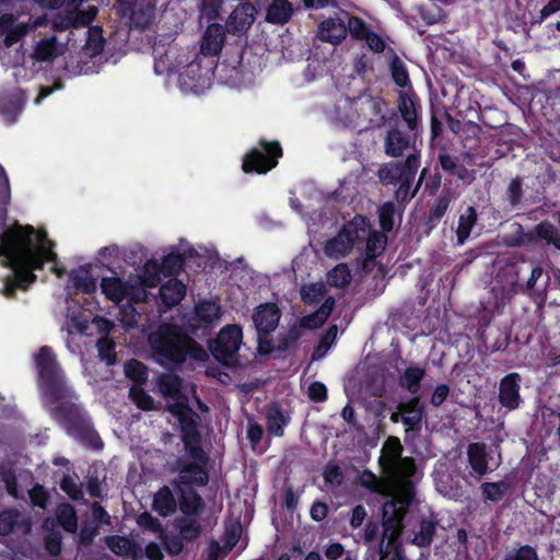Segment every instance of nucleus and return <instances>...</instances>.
Instances as JSON below:
<instances>
[{"mask_svg":"<svg viewBox=\"0 0 560 560\" xmlns=\"http://www.w3.org/2000/svg\"><path fill=\"white\" fill-rule=\"evenodd\" d=\"M139 314L136 308L129 304L120 310V322L124 327L132 328L138 323Z\"/></svg>","mask_w":560,"mask_h":560,"instance_id":"60","label":"nucleus"},{"mask_svg":"<svg viewBox=\"0 0 560 560\" xmlns=\"http://www.w3.org/2000/svg\"><path fill=\"white\" fill-rule=\"evenodd\" d=\"M98 355L102 361H105L108 365L115 362L114 342L106 337L101 338L97 341Z\"/></svg>","mask_w":560,"mask_h":560,"instance_id":"58","label":"nucleus"},{"mask_svg":"<svg viewBox=\"0 0 560 560\" xmlns=\"http://www.w3.org/2000/svg\"><path fill=\"white\" fill-rule=\"evenodd\" d=\"M392 77L395 83L402 89L409 88V75L404 62L399 58H395L390 65Z\"/></svg>","mask_w":560,"mask_h":560,"instance_id":"54","label":"nucleus"},{"mask_svg":"<svg viewBox=\"0 0 560 560\" xmlns=\"http://www.w3.org/2000/svg\"><path fill=\"white\" fill-rule=\"evenodd\" d=\"M179 506L184 514L196 515L202 508V500L198 494L190 491L183 495Z\"/></svg>","mask_w":560,"mask_h":560,"instance_id":"51","label":"nucleus"},{"mask_svg":"<svg viewBox=\"0 0 560 560\" xmlns=\"http://www.w3.org/2000/svg\"><path fill=\"white\" fill-rule=\"evenodd\" d=\"M69 408L80 420L78 423L69 420V433L85 443L88 446L94 450H101L103 447V442L96 431L92 428L89 419H86L82 413L81 408L74 402H71Z\"/></svg>","mask_w":560,"mask_h":560,"instance_id":"12","label":"nucleus"},{"mask_svg":"<svg viewBox=\"0 0 560 560\" xmlns=\"http://www.w3.org/2000/svg\"><path fill=\"white\" fill-rule=\"evenodd\" d=\"M195 313L200 322L217 324L223 314L222 307L213 301H201L195 307Z\"/></svg>","mask_w":560,"mask_h":560,"instance_id":"32","label":"nucleus"},{"mask_svg":"<svg viewBox=\"0 0 560 560\" xmlns=\"http://www.w3.org/2000/svg\"><path fill=\"white\" fill-rule=\"evenodd\" d=\"M101 289L103 294L116 304L125 300L137 303L147 296L145 290L133 282L131 277L127 281L117 276L104 277L101 281Z\"/></svg>","mask_w":560,"mask_h":560,"instance_id":"9","label":"nucleus"},{"mask_svg":"<svg viewBox=\"0 0 560 560\" xmlns=\"http://www.w3.org/2000/svg\"><path fill=\"white\" fill-rule=\"evenodd\" d=\"M347 36L346 23L340 19L329 18L324 20L317 31V37L331 45L340 44Z\"/></svg>","mask_w":560,"mask_h":560,"instance_id":"21","label":"nucleus"},{"mask_svg":"<svg viewBox=\"0 0 560 560\" xmlns=\"http://www.w3.org/2000/svg\"><path fill=\"white\" fill-rule=\"evenodd\" d=\"M509 485L505 481L485 482L480 489L486 500L499 502L508 491Z\"/></svg>","mask_w":560,"mask_h":560,"instance_id":"47","label":"nucleus"},{"mask_svg":"<svg viewBox=\"0 0 560 560\" xmlns=\"http://www.w3.org/2000/svg\"><path fill=\"white\" fill-rule=\"evenodd\" d=\"M292 12V4L288 0H273L267 8L266 21L273 24H284L290 20Z\"/></svg>","mask_w":560,"mask_h":560,"instance_id":"31","label":"nucleus"},{"mask_svg":"<svg viewBox=\"0 0 560 560\" xmlns=\"http://www.w3.org/2000/svg\"><path fill=\"white\" fill-rule=\"evenodd\" d=\"M129 396L131 400L143 410L153 409L154 401L150 395H148L142 388L141 385H132L129 390Z\"/></svg>","mask_w":560,"mask_h":560,"instance_id":"53","label":"nucleus"},{"mask_svg":"<svg viewBox=\"0 0 560 560\" xmlns=\"http://www.w3.org/2000/svg\"><path fill=\"white\" fill-rule=\"evenodd\" d=\"M413 152L410 153L404 163H400L404 170L405 182L410 187V183L413 180L415 175L419 168V151L416 150L415 144L412 145Z\"/></svg>","mask_w":560,"mask_h":560,"instance_id":"52","label":"nucleus"},{"mask_svg":"<svg viewBox=\"0 0 560 560\" xmlns=\"http://www.w3.org/2000/svg\"><path fill=\"white\" fill-rule=\"evenodd\" d=\"M36 369L39 376V386L44 404L55 416H60L65 409L63 400L74 397L72 389L68 386L63 372L57 362L52 349L43 346L34 355Z\"/></svg>","mask_w":560,"mask_h":560,"instance_id":"4","label":"nucleus"},{"mask_svg":"<svg viewBox=\"0 0 560 560\" xmlns=\"http://www.w3.org/2000/svg\"><path fill=\"white\" fill-rule=\"evenodd\" d=\"M153 509L161 515L167 516L176 509V501L170 488H161L154 495Z\"/></svg>","mask_w":560,"mask_h":560,"instance_id":"35","label":"nucleus"},{"mask_svg":"<svg viewBox=\"0 0 560 560\" xmlns=\"http://www.w3.org/2000/svg\"><path fill=\"white\" fill-rule=\"evenodd\" d=\"M362 40H364L368 47L374 52H383L386 47L384 39L372 31L366 33Z\"/></svg>","mask_w":560,"mask_h":560,"instance_id":"63","label":"nucleus"},{"mask_svg":"<svg viewBox=\"0 0 560 560\" xmlns=\"http://www.w3.org/2000/svg\"><path fill=\"white\" fill-rule=\"evenodd\" d=\"M402 446L398 439L389 438L383 446L382 462L389 478L402 490V502L386 501L383 505V534L377 546L381 560H384L393 549L402 529V520L413 497V487L409 477L416 470L415 462L401 457Z\"/></svg>","mask_w":560,"mask_h":560,"instance_id":"3","label":"nucleus"},{"mask_svg":"<svg viewBox=\"0 0 560 560\" xmlns=\"http://www.w3.org/2000/svg\"><path fill=\"white\" fill-rule=\"evenodd\" d=\"M260 72V65L254 57L253 61L243 60L241 51L237 50L229 60H224L218 67V73L222 82L235 89L250 86Z\"/></svg>","mask_w":560,"mask_h":560,"instance_id":"7","label":"nucleus"},{"mask_svg":"<svg viewBox=\"0 0 560 560\" xmlns=\"http://www.w3.org/2000/svg\"><path fill=\"white\" fill-rule=\"evenodd\" d=\"M380 178L386 184L399 183L397 197L406 196L409 190L407 182H405L404 170L400 163L389 164L378 172Z\"/></svg>","mask_w":560,"mask_h":560,"instance_id":"28","label":"nucleus"},{"mask_svg":"<svg viewBox=\"0 0 560 560\" xmlns=\"http://www.w3.org/2000/svg\"><path fill=\"white\" fill-rule=\"evenodd\" d=\"M186 293V287L177 279H170L160 289V295L166 306L178 304Z\"/></svg>","mask_w":560,"mask_h":560,"instance_id":"30","label":"nucleus"},{"mask_svg":"<svg viewBox=\"0 0 560 560\" xmlns=\"http://www.w3.org/2000/svg\"><path fill=\"white\" fill-rule=\"evenodd\" d=\"M440 164L442 168L457 178L466 183H471L475 178L474 172L467 170L465 166L457 163L454 156L448 154L440 155Z\"/></svg>","mask_w":560,"mask_h":560,"instance_id":"37","label":"nucleus"},{"mask_svg":"<svg viewBox=\"0 0 560 560\" xmlns=\"http://www.w3.org/2000/svg\"><path fill=\"white\" fill-rule=\"evenodd\" d=\"M505 560H538L536 551L529 547H521L516 552L509 555Z\"/></svg>","mask_w":560,"mask_h":560,"instance_id":"64","label":"nucleus"},{"mask_svg":"<svg viewBox=\"0 0 560 560\" xmlns=\"http://www.w3.org/2000/svg\"><path fill=\"white\" fill-rule=\"evenodd\" d=\"M242 339L243 332L240 326L226 325L220 330L213 343H211V352L218 361L225 365H231L235 361Z\"/></svg>","mask_w":560,"mask_h":560,"instance_id":"10","label":"nucleus"},{"mask_svg":"<svg viewBox=\"0 0 560 560\" xmlns=\"http://www.w3.org/2000/svg\"><path fill=\"white\" fill-rule=\"evenodd\" d=\"M520 383L521 375L516 372L505 375L500 381L499 401L508 410H515L521 405Z\"/></svg>","mask_w":560,"mask_h":560,"instance_id":"15","label":"nucleus"},{"mask_svg":"<svg viewBox=\"0 0 560 560\" xmlns=\"http://www.w3.org/2000/svg\"><path fill=\"white\" fill-rule=\"evenodd\" d=\"M158 386L167 400L168 411L179 423L186 450V454L173 465V471L178 474L174 482L177 487L206 485L208 482V474L205 469L207 456L200 446L198 432L200 418L192 410L190 401L194 400L201 411H207L208 408L196 396L195 386L185 384L175 374H162L158 380Z\"/></svg>","mask_w":560,"mask_h":560,"instance_id":"1","label":"nucleus"},{"mask_svg":"<svg viewBox=\"0 0 560 560\" xmlns=\"http://www.w3.org/2000/svg\"><path fill=\"white\" fill-rule=\"evenodd\" d=\"M214 61L198 58L185 66L178 73V86L186 94L199 95L212 85Z\"/></svg>","mask_w":560,"mask_h":560,"instance_id":"8","label":"nucleus"},{"mask_svg":"<svg viewBox=\"0 0 560 560\" xmlns=\"http://www.w3.org/2000/svg\"><path fill=\"white\" fill-rule=\"evenodd\" d=\"M476 222L477 211L474 207L470 206L459 215L458 226L456 230L457 243L459 245H463L469 237Z\"/></svg>","mask_w":560,"mask_h":560,"instance_id":"34","label":"nucleus"},{"mask_svg":"<svg viewBox=\"0 0 560 560\" xmlns=\"http://www.w3.org/2000/svg\"><path fill=\"white\" fill-rule=\"evenodd\" d=\"M32 503L36 506L45 509L48 504V494L43 487L36 485L28 491Z\"/></svg>","mask_w":560,"mask_h":560,"instance_id":"62","label":"nucleus"},{"mask_svg":"<svg viewBox=\"0 0 560 560\" xmlns=\"http://www.w3.org/2000/svg\"><path fill=\"white\" fill-rule=\"evenodd\" d=\"M260 145V149H253L245 156L243 162L244 172L267 173L277 165V159L282 154L279 143L261 141Z\"/></svg>","mask_w":560,"mask_h":560,"instance_id":"11","label":"nucleus"},{"mask_svg":"<svg viewBox=\"0 0 560 560\" xmlns=\"http://www.w3.org/2000/svg\"><path fill=\"white\" fill-rule=\"evenodd\" d=\"M256 16V8L250 2L238 4L226 21V30L233 34H244L253 25Z\"/></svg>","mask_w":560,"mask_h":560,"instance_id":"17","label":"nucleus"},{"mask_svg":"<svg viewBox=\"0 0 560 560\" xmlns=\"http://www.w3.org/2000/svg\"><path fill=\"white\" fill-rule=\"evenodd\" d=\"M369 232V222L361 215L354 217L346 223L338 234L324 244V253L331 259H340L362 248V240Z\"/></svg>","mask_w":560,"mask_h":560,"instance_id":"6","label":"nucleus"},{"mask_svg":"<svg viewBox=\"0 0 560 560\" xmlns=\"http://www.w3.org/2000/svg\"><path fill=\"white\" fill-rule=\"evenodd\" d=\"M2 264L12 269L1 289V293L11 298L16 288L25 289L34 281V269H40L45 261L54 262L52 270L57 277H62L65 270L56 265V254L52 244L44 232H36L26 226L16 235L7 236L0 244Z\"/></svg>","mask_w":560,"mask_h":560,"instance_id":"2","label":"nucleus"},{"mask_svg":"<svg viewBox=\"0 0 560 560\" xmlns=\"http://www.w3.org/2000/svg\"><path fill=\"white\" fill-rule=\"evenodd\" d=\"M200 533V525L196 520L184 518L179 523V534L186 540L196 538Z\"/></svg>","mask_w":560,"mask_h":560,"instance_id":"59","label":"nucleus"},{"mask_svg":"<svg viewBox=\"0 0 560 560\" xmlns=\"http://www.w3.org/2000/svg\"><path fill=\"white\" fill-rule=\"evenodd\" d=\"M39 25H42V22L39 20L35 21L31 26L27 23H18L13 25L5 37V44L9 46L12 45L21 36L25 35L30 30L35 28Z\"/></svg>","mask_w":560,"mask_h":560,"instance_id":"56","label":"nucleus"},{"mask_svg":"<svg viewBox=\"0 0 560 560\" xmlns=\"http://www.w3.org/2000/svg\"><path fill=\"white\" fill-rule=\"evenodd\" d=\"M31 523L18 510L9 509L0 513V535L7 536L15 532L27 533Z\"/></svg>","mask_w":560,"mask_h":560,"instance_id":"22","label":"nucleus"},{"mask_svg":"<svg viewBox=\"0 0 560 560\" xmlns=\"http://www.w3.org/2000/svg\"><path fill=\"white\" fill-rule=\"evenodd\" d=\"M125 374L126 376L133 381V385H141L148 378V371L143 363L138 360H129L125 363Z\"/></svg>","mask_w":560,"mask_h":560,"instance_id":"46","label":"nucleus"},{"mask_svg":"<svg viewBox=\"0 0 560 560\" xmlns=\"http://www.w3.org/2000/svg\"><path fill=\"white\" fill-rule=\"evenodd\" d=\"M494 451H488L485 444L474 443L468 447V460L471 467L470 475L480 479L489 470L498 467L499 462L493 460L492 454Z\"/></svg>","mask_w":560,"mask_h":560,"instance_id":"13","label":"nucleus"},{"mask_svg":"<svg viewBox=\"0 0 560 560\" xmlns=\"http://www.w3.org/2000/svg\"><path fill=\"white\" fill-rule=\"evenodd\" d=\"M72 287L83 293H93L96 291L97 283L86 270H72L70 272Z\"/></svg>","mask_w":560,"mask_h":560,"instance_id":"39","label":"nucleus"},{"mask_svg":"<svg viewBox=\"0 0 560 560\" xmlns=\"http://www.w3.org/2000/svg\"><path fill=\"white\" fill-rule=\"evenodd\" d=\"M424 376V370L419 366H409L405 370L400 377V384L409 393L416 394L420 388V382Z\"/></svg>","mask_w":560,"mask_h":560,"instance_id":"40","label":"nucleus"},{"mask_svg":"<svg viewBox=\"0 0 560 560\" xmlns=\"http://www.w3.org/2000/svg\"><path fill=\"white\" fill-rule=\"evenodd\" d=\"M335 306V299L328 296L322 306L315 311L314 313L303 316L300 319V327L306 329H316L320 327L329 317L332 308Z\"/></svg>","mask_w":560,"mask_h":560,"instance_id":"27","label":"nucleus"},{"mask_svg":"<svg viewBox=\"0 0 560 560\" xmlns=\"http://www.w3.org/2000/svg\"><path fill=\"white\" fill-rule=\"evenodd\" d=\"M323 477L326 483L332 486L341 485L343 479L341 470L337 465H328L323 472Z\"/></svg>","mask_w":560,"mask_h":560,"instance_id":"61","label":"nucleus"},{"mask_svg":"<svg viewBox=\"0 0 560 560\" xmlns=\"http://www.w3.org/2000/svg\"><path fill=\"white\" fill-rule=\"evenodd\" d=\"M396 209L394 203L386 202L378 209L380 223L384 231L389 232L394 228V215Z\"/></svg>","mask_w":560,"mask_h":560,"instance_id":"55","label":"nucleus"},{"mask_svg":"<svg viewBox=\"0 0 560 560\" xmlns=\"http://www.w3.org/2000/svg\"><path fill=\"white\" fill-rule=\"evenodd\" d=\"M82 2L83 0H67L68 7L72 9L68 10L65 14H59L54 21V26L65 30L88 25L96 15L97 10L95 7H91L86 12H80L78 8Z\"/></svg>","mask_w":560,"mask_h":560,"instance_id":"14","label":"nucleus"},{"mask_svg":"<svg viewBox=\"0 0 560 560\" xmlns=\"http://www.w3.org/2000/svg\"><path fill=\"white\" fill-rule=\"evenodd\" d=\"M361 482L375 493L390 498L389 501H396L398 505L402 502V490L396 486L395 480L389 478L388 482L378 480L372 472L365 471L361 476Z\"/></svg>","mask_w":560,"mask_h":560,"instance_id":"19","label":"nucleus"},{"mask_svg":"<svg viewBox=\"0 0 560 560\" xmlns=\"http://www.w3.org/2000/svg\"><path fill=\"white\" fill-rule=\"evenodd\" d=\"M67 46L57 42L56 36L42 38L33 49L32 58L38 62H51L66 52Z\"/></svg>","mask_w":560,"mask_h":560,"instance_id":"20","label":"nucleus"},{"mask_svg":"<svg viewBox=\"0 0 560 560\" xmlns=\"http://www.w3.org/2000/svg\"><path fill=\"white\" fill-rule=\"evenodd\" d=\"M149 343L155 354L160 357L161 363L183 362L186 358L196 361L208 359L207 351L191 338L180 335L170 325L160 326L159 329L149 336Z\"/></svg>","mask_w":560,"mask_h":560,"instance_id":"5","label":"nucleus"},{"mask_svg":"<svg viewBox=\"0 0 560 560\" xmlns=\"http://www.w3.org/2000/svg\"><path fill=\"white\" fill-rule=\"evenodd\" d=\"M60 488L72 500H81L83 498L82 485L77 475H65L60 481Z\"/></svg>","mask_w":560,"mask_h":560,"instance_id":"50","label":"nucleus"},{"mask_svg":"<svg viewBox=\"0 0 560 560\" xmlns=\"http://www.w3.org/2000/svg\"><path fill=\"white\" fill-rule=\"evenodd\" d=\"M397 409L401 411V422L408 430L417 428L423 418V407L420 405V399L413 397L408 401L400 402Z\"/></svg>","mask_w":560,"mask_h":560,"instance_id":"26","label":"nucleus"},{"mask_svg":"<svg viewBox=\"0 0 560 560\" xmlns=\"http://www.w3.org/2000/svg\"><path fill=\"white\" fill-rule=\"evenodd\" d=\"M160 265L154 260H149L143 265L141 273L137 278H133V282L139 284L142 289H144V287L153 288L160 281Z\"/></svg>","mask_w":560,"mask_h":560,"instance_id":"36","label":"nucleus"},{"mask_svg":"<svg viewBox=\"0 0 560 560\" xmlns=\"http://www.w3.org/2000/svg\"><path fill=\"white\" fill-rule=\"evenodd\" d=\"M279 320L280 311L273 303L259 305L253 314V322L259 336L273 331L278 327Z\"/></svg>","mask_w":560,"mask_h":560,"instance_id":"18","label":"nucleus"},{"mask_svg":"<svg viewBox=\"0 0 560 560\" xmlns=\"http://www.w3.org/2000/svg\"><path fill=\"white\" fill-rule=\"evenodd\" d=\"M338 335V327L337 325H331L326 334L320 339L318 346L316 347L314 353H313V360H319L324 358L331 346L335 343L336 338Z\"/></svg>","mask_w":560,"mask_h":560,"instance_id":"49","label":"nucleus"},{"mask_svg":"<svg viewBox=\"0 0 560 560\" xmlns=\"http://www.w3.org/2000/svg\"><path fill=\"white\" fill-rule=\"evenodd\" d=\"M517 275L513 270L498 275L495 283L492 287L494 298V307L500 308L505 305L518 292Z\"/></svg>","mask_w":560,"mask_h":560,"instance_id":"16","label":"nucleus"},{"mask_svg":"<svg viewBox=\"0 0 560 560\" xmlns=\"http://www.w3.org/2000/svg\"><path fill=\"white\" fill-rule=\"evenodd\" d=\"M301 299L306 304H316L326 300V287L324 283H308L301 288Z\"/></svg>","mask_w":560,"mask_h":560,"instance_id":"43","label":"nucleus"},{"mask_svg":"<svg viewBox=\"0 0 560 560\" xmlns=\"http://www.w3.org/2000/svg\"><path fill=\"white\" fill-rule=\"evenodd\" d=\"M436 523L432 520H422L420 523L419 530L415 534L412 538V544L424 547L431 544L434 532H435Z\"/></svg>","mask_w":560,"mask_h":560,"instance_id":"45","label":"nucleus"},{"mask_svg":"<svg viewBox=\"0 0 560 560\" xmlns=\"http://www.w3.org/2000/svg\"><path fill=\"white\" fill-rule=\"evenodd\" d=\"M534 233L537 238L545 241L547 244L553 245L557 249H560V233L550 222H540L535 226Z\"/></svg>","mask_w":560,"mask_h":560,"instance_id":"41","label":"nucleus"},{"mask_svg":"<svg viewBox=\"0 0 560 560\" xmlns=\"http://www.w3.org/2000/svg\"><path fill=\"white\" fill-rule=\"evenodd\" d=\"M352 279L351 271L347 264H338L327 273V282L331 287L345 288Z\"/></svg>","mask_w":560,"mask_h":560,"instance_id":"42","label":"nucleus"},{"mask_svg":"<svg viewBox=\"0 0 560 560\" xmlns=\"http://www.w3.org/2000/svg\"><path fill=\"white\" fill-rule=\"evenodd\" d=\"M288 419L278 407H270L267 412V428L269 433L280 436L283 434V428Z\"/></svg>","mask_w":560,"mask_h":560,"instance_id":"44","label":"nucleus"},{"mask_svg":"<svg viewBox=\"0 0 560 560\" xmlns=\"http://www.w3.org/2000/svg\"><path fill=\"white\" fill-rule=\"evenodd\" d=\"M224 39L225 32L222 25L217 23L209 25L201 42L202 58H207V56H217L222 49Z\"/></svg>","mask_w":560,"mask_h":560,"instance_id":"23","label":"nucleus"},{"mask_svg":"<svg viewBox=\"0 0 560 560\" xmlns=\"http://www.w3.org/2000/svg\"><path fill=\"white\" fill-rule=\"evenodd\" d=\"M23 93L20 89L0 93V113L8 121L15 120L22 110Z\"/></svg>","mask_w":560,"mask_h":560,"instance_id":"24","label":"nucleus"},{"mask_svg":"<svg viewBox=\"0 0 560 560\" xmlns=\"http://www.w3.org/2000/svg\"><path fill=\"white\" fill-rule=\"evenodd\" d=\"M366 259H373L381 255L386 246V237L376 231H372L369 225L366 237L362 240Z\"/></svg>","mask_w":560,"mask_h":560,"instance_id":"33","label":"nucleus"},{"mask_svg":"<svg viewBox=\"0 0 560 560\" xmlns=\"http://www.w3.org/2000/svg\"><path fill=\"white\" fill-rule=\"evenodd\" d=\"M56 516L60 526L69 532L75 533L78 529V518L77 513L72 505L68 503L60 504L57 508Z\"/></svg>","mask_w":560,"mask_h":560,"instance_id":"38","label":"nucleus"},{"mask_svg":"<svg viewBox=\"0 0 560 560\" xmlns=\"http://www.w3.org/2000/svg\"><path fill=\"white\" fill-rule=\"evenodd\" d=\"M384 144L386 154L400 156L410 147V137L395 128L388 131Z\"/></svg>","mask_w":560,"mask_h":560,"instance_id":"29","label":"nucleus"},{"mask_svg":"<svg viewBox=\"0 0 560 560\" xmlns=\"http://www.w3.org/2000/svg\"><path fill=\"white\" fill-rule=\"evenodd\" d=\"M399 110L407 122L410 130H416L418 126V108L419 104L416 100V94L411 89L402 90L399 93Z\"/></svg>","mask_w":560,"mask_h":560,"instance_id":"25","label":"nucleus"},{"mask_svg":"<svg viewBox=\"0 0 560 560\" xmlns=\"http://www.w3.org/2000/svg\"><path fill=\"white\" fill-rule=\"evenodd\" d=\"M346 26L347 33L350 32L352 37L361 40L364 38L366 33L371 31L364 21L357 16L349 18Z\"/></svg>","mask_w":560,"mask_h":560,"instance_id":"57","label":"nucleus"},{"mask_svg":"<svg viewBox=\"0 0 560 560\" xmlns=\"http://www.w3.org/2000/svg\"><path fill=\"white\" fill-rule=\"evenodd\" d=\"M108 548L118 556L135 555V545L126 537L112 536L106 538Z\"/></svg>","mask_w":560,"mask_h":560,"instance_id":"48","label":"nucleus"}]
</instances>
